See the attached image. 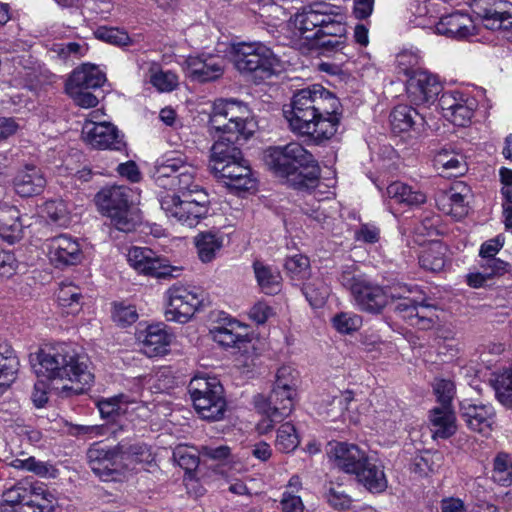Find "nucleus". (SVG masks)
Instances as JSON below:
<instances>
[{"instance_id":"nucleus-39","label":"nucleus","mask_w":512,"mask_h":512,"mask_svg":"<svg viewBox=\"0 0 512 512\" xmlns=\"http://www.w3.org/2000/svg\"><path fill=\"white\" fill-rule=\"evenodd\" d=\"M478 14L487 29L502 31L504 37L512 41V15L508 11L484 9Z\"/></svg>"},{"instance_id":"nucleus-38","label":"nucleus","mask_w":512,"mask_h":512,"mask_svg":"<svg viewBox=\"0 0 512 512\" xmlns=\"http://www.w3.org/2000/svg\"><path fill=\"white\" fill-rule=\"evenodd\" d=\"M434 166L444 177H458L467 171L463 156L446 150L435 156Z\"/></svg>"},{"instance_id":"nucleus-8","label":"nucleus","mask_w":512,"mask_h":512,"mask_svg":"<svg viewBox=\"0 0 512 512\" xmlns=\"http://www.w3.org/2000/svg\"><path fill=\"white\" fill-rule=\"evenodd\" d=\"M230 54L237 71L260 79L270 78L280 67L276 55L261 42L234 43Z\"/></svg>"},{"instance_id":"nucleus-25","label":"nucleus","mask_w":512,"mask_h":512,"mask_svg":"<svg viewBox=\"0 0 512 512\" xmlns=\"http://www.w3.org/2000/svg\"><path fill=\"white\" fill-rule=\"evenodd\" d=\"M461 416L471 430L481 434H488L495 423V410L490 404L463 402Z\"/></svg>"},{"instance_id":"nucleus-36","label":"nucleus","mask_w":512,"mask_h":512,"mask_svg":"<svg viewBox=\"0 0 512 512\" xmlns=\"http://www.w3.org/2000/svg\"><path fill=\"white\" fill-rule=\"evenodd\" d=\"M19 370V359L8 345H0V395L15 381Z\"/></svg>"},{"instance_id":"nucleus-52","label":"nucleus","mask_w":512,"mask_h":512,"mask_svg":"<svg viewBox=\"0 0 512 512\" xmlns=\"http://www.w3.org/2000/svg\"><path fill=\"white\" fill-rule=\"evenodd\" d=\"M358 225L354 228V241L365 245H375L381 240V228L376 222L358 220Z\"/></svg>"},{"instance_id":"nucleus-49","label":"nucleus","mask_w":512,"mask_h":512,"mask_svg":"<svg viewBox=\"0 0 512 512\" xmlns=\"http://www.w3.org/2000/svg\"><path fill=\"white\" fill-rule=\"evenodd\" d=\"M492 479L505 487L512 483V459L507 453L500 452L494 458Z\"/></svg>"},{"instance_id":"nucleus-54","label":"nucleus","mask_w":512,"mask_h":512,"mask_svg":"<svg viewBox=\"0 0 512 512\" xmlns=\"http://www.w3.org/2000/svg\"><path fill=\"white\" fill-rule=\"evenodd\" d=\"M150 82L160 92H171L178 86V77L171 71H163L152 67Z\"/></svg>"},{"instance_id":"nucleus-40","label":"nucleus","mask_w":512,"mask_h":512,"mask_svg":"<svg viewBox=\"0 0 512 512\" xmlns=\"http://www.w3.org/2000/svg\"><path fill=\"white\" fill-rule=\"evenodd\" d=\"M9 465L15 469L23 470L35 474L40 478H56L59 474L58 469L51 463L29 456L25 459L16 458Z\"/></svg>"},{"instance_id":"nucleus-10","label":"nucleus","mask_w":512,"mask_h":512,"mask_svg":"<svg viewBox=\"0 0 512 512\" xmlns=\"http://www.w3.org/2000/svg\"><path fill=\"white\" fill-rule=\"evenodd\" d=\"M193 406L197 414L208 421L224 418L227 403L224 390L216 378L194 377L188 385Z\"/></svg>"},{"instance_id":"nucleus-59","label":"nucleus","mask_w":512,"mask_h":512,"mask_svg":"<svg viewBox=\"0 0 512 512\" xmlns=\"http://www.w3.org/2000/svg\"><path fill=\"white\" fill-rule=\"evenodd\" d=\"M113 320L121 326L131 325L138 319L136 308L123 303L115 304L112 314Z\"/></svg>"},{"instance_id":"nucleus-20","label":"nucleus","mask_w":512,"mask_h":512,"mask_svg":"<svg viewBox=\"0 0 512 512\" xmlns=\"http://www.w3.org/2000/svg\"><path fill=\"white\" fill-rule=\"evenodd\" d=\"M187 76L200 83L219 79L225 70V60L217 55L189 56L185 60Z\"/></svg>"},{"instance_id":"nucleus-7","label":"nucleus","mask_w":512,"mask_h":512,"mask_svg":"<svg viewBox=\"0 0 512 512\" xmlns=\"http://www.w3.org/2000/svg\"><path fill=\"white\" fill-rule=\"evenodd\" d=\"M54 495L46 484L25 477L3 490L0 499L1 512H50L54 507Z\"/></svg>"},{"instance_id":"nucleus-18","label":"nucleus","mask_w":512,"mask_h":512,"mask_svg":"<svg viewBox=\"0 0 512 512\" xmlns=\"http://www.w3.org/2000/svg\"><path fill=\"white\" fill-rule=\"evenodd\" d=\"M128 262L136 271L144 275L166 278L172 277L176 268L166 264L151 249L146 247H133L128 252Z\"/></svg>"},{"instance_id":"nucleus-30","label":"nucleus","mask_w":512,"mask_h":512,"mask_svg":"<svg viewBox=\"0 0 512 512\" xmlns=\"http://www.w3.org/2000/svg\"><path fill=\"white\" fill-rule=\"evenodd\" d=\"M81 137L98 150L122 151L126 146L124 134L120 130H82Z\"/></svg>"},{"instance_id":"nucleus-9","label":"nucleus","mask_w":512,"mask_h":512,"mask_svg":"<svg viewBox=\"0 0 512 512\" xmlns=\"http://www.w3.org/2000/svg\"><path fill=\"white\" fill-rule=\"evenodd\" d=\"M99 210L111 220L119 231L129 233L140 223V217L131 208L130 189L125 186L103 188L95 196Z\"/></svg>"},{"instance_id":"nucleus-61","label":"nucleus","mask_w":512,"mask_h":512,"mask_svg":"<svg viewBox=\"0 0 512 512\" xmlns=\"http://www.w3.org/2000/svg\"><path fill=\"white\" fill-rule=\"evenodd\" d=\"M480 268L486 273L489 279L501 276L510 270V264L496 257L481 260Z\"/></svg>"},{"instance_id":"nucleus-29","label":"nucleus","mask_w":512,"mask_h":512,"mask_svg":"<svg viewBox=\"0 0 512 512\" xmlns=\"http://www.w3.org/2000/svg\"><path fill=\"white\" fill-rule=\"evenodd\" d=\"M316 97V120L315 125L321 122H328L331 126H338L341 117V104L338 98L321 85Z\"/></svg>"},{"instance_id":"nucleus-11","label":"nucleus","mask_w":512,"mask_h":512,"mask_svg":"<svg viewBox=\"0 0 512 512\" xmlns=\"http://www.w3.org/2000/svg\"><path fill=\"white\" fill-rule=\"evenodd\" d=\"M166 295V320L179 323L187 322L204 301V293L200 288L180 283L172 285Z\"/></svg>"},{"instance_id":"nucleus-58","label":"nucleus","mask_w":512,"mask_h":512,"mask_svg":"<svg viewBox=\"0 0 512 512\" xmlns=\"http://www.w3.org/2000/svg\"><path fill=\"white\" fill-rule=\"evenodd\" d=\"M434 392L437 396L440 407H451L455 395V385L451 380L439 379L434 384Z\"/></svg>"},{"instance_id":"nucleus-1","label":"nucleus","mask_w":512,"mask_h":512,"mask_svg":"<svg viewBox=\"0 0 512 512\" xmlns=\"http://www.w3.org/2000/svg\"><path fill=\"white\" fill-rule=\"evenodd\" d=\"M197 169L181 156L165 155L155 164V179L162 185L164 178H171V185L183 194L166 193L159 199L161 209L168 218L190 228L195 227L208 213L207 192L195 182Z\"/></svg>"},{"instance_id":"nucleus-15","label":"nucleus","mask_w":512,"mask_h":512,"mask_svg":"<svg viewBox=\"0 0 512 512\" xmlns=\"http://www.w3.org/2000/svg\"><path fill=\"white\" fill-rule=\"evenodd\" d=\"M321 91L320 84L303 88L294 93L289 109H284L290 128H303L316 120V95Z\"/></svg>"},{"instance_id":"nucleus-34","label":"nucleus","mask_w":512,"mask_h":512,"mask_svg":"<svg viewBox=\"0 0 512 512\" xmlns=\"http://www.w3.org/2000/svg\"><path fill=\"white\" fill-rule=\"evenodd\" d=\"M197 255L202 263H211L223 247L224 235L218 232H200L194 238Z\"/></svg>"},{"instance_id":"nucleus-51","label":"nucleus","mask_w":512,"mask_h":512,"mask_svg":"<svg viewBox=\"0 0 512 512\" xmlns=\"http://www.w3.org/2000/svg\"><path fill=\"white\" fill-rule=\"evenodd\" d=\"M284 269L292 280L302 281L310 274L309 258L302 254L289 256L285 260Z\"/></svg>"},{"instance_id":"nucleus-12","label":"nucleus","mask_w":512,"mask_h":512,"mask_svg":"<svg viewBox=\"0 0 512 512\" xmlns=\"http://www.w3.org/2000/svg\"><path fill=\"white\" fill-rule=\"evenodd\" d=\"M211 128H228L234 124L236 128L256 125V121L248 106L236 99H218L213 103L210 115Z\"/></svg>"},{"instance_id":"nucleus-37","label":"nucleus","mask_w":512,"mask_h":512,"mask_svg":"<svg viewBox=\"0 0 512 512\" xmlns=\"http://www.w3.org/2000/svg\"><path fill=\"white\" fill-rule=\"evenodd\" d=\"M116 449L122 469L151 461L150 449L145 444L123 441L116 445Z\"/></svg>"},{"instance_id":"nucleus-24","label":"nucleus","mask_w":512,"mask_h":512,"mask_svg":"<svg viewBox=\"0 0 512 512\" xmlns=\"http://www.w3.org/2000/svg\"><path fill=\"white\" fill-rule=\"evenodd\" d=\"M213 340L224 348L247 350L250 343L248 328L237 320L229 319L224 325L211 330Z\"/></svg>"},{"instance_id":"nucleus-28","label":"nucleus","mask_w":512,"mask_h":512,"mask_svg":"<svg viewBox=\"0 0 512 512\" xmlns=\"http://www.w3.org/2000/svg\"><path fill=\"white\" fill-rule=\"evenodd\" d=\"M171 343V335L167 332L165 325L154 324L147 327L141 338V350L152 358L163 355L168 351Z\"/></svg>"},{"instance_id":"nucleus-27","label":"nucleus","mask_w":512,"mask_h":512,"mask_svg":"<svg viewBox=\"0 0 512 512\" xmlns=\"http://www.w3.org/2000/svg\"><path fill=\"white\" fill-rule=\"evenodd\" d=\"M46 178L41 169L34 165H26L14 179V188L22 197H32L40 194L46 186Z\"/></svg>"},{"instance_id":"nucleus-46","label":"nucleus","mask_w":512,"mask_h":512,"mask_svg":"<svg viewBox=\"0 0 512 512\" xmlns=\"http://www.w3.org/2000/svg\"><path fill=\"white\" fill-rule=\"evenodd\" d=\"M57 299L59 305L67 314H76L81 309L82 294L74 284H62L59 288Z\"/></svg>"},{"instance_id":"nucleus-13","label":"nucleus","mask_w":512,"mask_h":512,"mask_svg":"<svg viewBox=\"0 0 512 512\" xmlns=\"http://www.w3.org/2000/svg\"><path fill=\"white\" fill-rule=\"evenodd\" d=\"M354 475L357 481L373 494L383 493L388 480L381 462L354 445Z\"/></svg>"},{"instance_id":"nucleus-3","label":"nucleus","mask_w":512,"mask_h":512,"mask_svg":"<svg viewBox=\"0 0 512 512\" xmlns=\"http://www.w3.org/2000/svg\"><path fill=\"white\" fill-rule=\"evenodd\" d=\"M220 135L211 148L210 169L228 188L246 191L256 181L240 146L252 135L250 130H218Z\"/></svg>"},{"instance_id":"nucleus-22","label":"nucleus","mask_w":512,"mask_h":512,"mask_svg":"<svg viewBox=\"0 0 512 512\" xmlns=\"http://www.w3.org/2000/svg\"><path fill=\"white\" fill-rule=\"evenodd\" d=\"M394 310L404 319L410 321L411 325L429 328L436 318L437 307L434 304L426 302V299H412L404 297L394 307Z\"/></svg>"},{"instance_id":"nucleus-53","label":"nucleus","mask_w":512,"mask_h":512,"mask_svg":"<svg viewBox=\"0 0 512 512\" xmlns=\"http://www.w3.org/2000/svg\"><path fill=\"white\" fill-rule=\"evenodd\" d=\"M300 443L294 425L289 422L282 424L278 431L275 441L276 448L284 453L294 451Z\"/></svg>"},{"instance_id":"nucleus-50","label":"nucleus","mask_w":512,"mask_h":512,"mask_svg":"<svg viewBox=\"0 0 512 512\" xmlns=\"http://www.w3.org/2000/svg\"><path fill=\"white\" fill-rule=\"evenodd\" d=\"M421 62V55L417 49H403L396 56V67L399 73H403L405 76L410 78L412 74L418 71V66Z\"/></svg>"},{"instance_id":"nucleus-31","label":"nucleus","mask_w":512,"mask_h":512,"mask_svg":"<svg viewBox=\"0 0 512 512\" xmlns=\"http://www.w3.org/2000/svg\"><path fill=\"white\" fill-rule=\"evenodd\" d=\"M23 227L24 222L16 207L7 203L0 204V237L9 244H13L21 239Z\"/></svg>"},{"instance_id":"nucleus-56","label":"nucleus","mask_w":512,"mask_h":512,"mask_svg":"<svg viewBox=\"0 0 512 512\" xmlns=\"http://www.w3.org/2000/svg\"><path fill=\"white\" fill-rule=\"evenodd\" d=\"M497 400L506 408L512 410V369L504 373L495 384Z\"/></svg>"},{"instance_id":"nucleus-26","label":"nucleus","mask_w":512,"mask_h":512,"mask_svg":"<svg viewBox=\"0 0 512 512\" xmlns=\"http://www.w3.org/2000/svg\"><path fill=\"white\" fill-rule=\"evenodd\" d=\"M354 301L360 309L376 313L388 304V294L379 286L354 280Z\"/></svg>"},{"instance_id":"nucleus-23","label":"nucleus","mask_w":512,"mask_h":512,"mask_svg":"<svg viewBox=\"0 0 512 512\" xmlns=\"http://www.w3.org/2000/svg\"><path fill=\"white\" fill-rule=\"evenodd\" d=\"M469 187L463 182H456L448 190L440 191L436 196V204L443 213L461 219L468 214L467 198Z\"/></svg>"},{"instance_id":"nucleus-41","label":"nucleus","mask_w":512,"mask_h":512,"mask_svg":"<svg viewBox=\"0 0 512 512\" xmlns=\"http://www.w3.org/2000/svg\"><path fill=\"white\" fill-rule=\"evenodd\" d=\"M390 124L394 128H411L413 126H423L425 124L424 117L420 115L414 108L406 104H401L390 113Z\"/></svg>"},{"instance_id":"nucleus-19","label":"nucleus","mask_w":512,"mask_h":512,"mask_svg":"<svg viewBox=\"0 0 512 512\" xmlns=\"http://www.w3.org/2000/svg\"><path fill=\"white\" fill-rule=\"evenodd\" d=\"M48 256L56 267L77 265L83 258V251L77 238L61 234L47 240Z\"/></svg>"},{"instance_id":"nucleus-14","label":"nucleus","mask_w":512,"mask_h":512,"mask_svg":"<svg viewBox=\"0 0 512 512\" xmlns=\"http://www.w3.org/2000/svg\"><path fill=\"white\" fill-rule=\"evenodd\" d=\"M440 106L443 117L458 128H466L477 108V100L464 91L450 90L442 94Z\"/></svg>"},{"instance_id":"nucleus-45","label":"nucleus","mask_w":512,"mask_h":512,"mask_svg":"<svg viewBox=\"0 0 512 512\" xmlns=\"http://www.w3.org/2000/svg\"><path fill=\"white\" fill-rule=\"evenodd\" d=\"M328 446L327 454L334 466L346 473H352V452L350 445L346 442L333 441L329 442Z\"/></svg>"},{"instance_id":"nucleus-63","label":"nucleus","mask_w":512,"mask_h":512,"mask_svg":"<svg viewBox=\"0 0 512 512\" xmlns=\"http://www.w3.org/2000/svg\"><path fill=\"white\" fill-rule=\"evenodd\" d=\"M66 92L78 106L91 108L98 104V98L89 89L68 88Z\"/></svg>"},{"instance_id":"nucleus-21","label":"nucleus","mask_w":512,"mask_h":512,"mask_svg":"<svg viewBox=\"0 0 512 512\" xmlns=\"http://www.w3.org/2000/svg\"><path fill=\"white\" fill-rule=\"evenodd\" d=\"M87 459L94 474L104 481L109 480L114 473L122 469L116 446L94 444L87 451Z\"/></svg>"},{"instance_id":"nucleus-64","label":"nucleus","mask_w":512,"mask_h":512,"mask_svg":"<svg viewBox=\"0 0 512 512\" xmlns=\"http://www.w3.org/2000/svg\"><path fill=\"white\" fill-rule=\"evenodd\" d=\"M18 268L15 255L9 251L0 250V280L13 276Z\"/></svg>"},{"instance_id":"nucleus-62","label":"nucleus","mask_w":512,"mask_h":512,"mask_svg":"<svg viewBox=\"0 0 512 512\" xmlns=\"http://www.w3.org/2000/svg\"><path fill=\"white\" fill-rule=\"evenodd\" d=\"M327 500L332 507L339 510H347L352 504L350 495L340 485L330 488Z\"/></svg>"},{"instance_id":"nucleus-16","label":"nucleus","mask_w":512,"mask_h":512,"mask_svg":"<svg viewBox=\"0 0 512 512\" xmlns=\"http://www.w3.org/2000/svg\"><path fill=\"white\" fill-rule=\"evenodd\" d=\"M417 24L424 28L433 29L436 34L457 40L468 39L478 32L473 19L468 14L460 11L442 16L436 23L420 20Z\"/></svg>"},{"instance_id":"nucleus-5","label":"nucleus","mask_w":512,"mask_h":512,"mask_svg":"<svg viewBox=\"0 0 512 512\" xmlns=\"http://www.w3.org/2000/svg\"><path fill=\"white\" fill-rule=\"evenodd\" d=\"M291 23L299 36L313 39L326 51H339L347 42V24L344 16L334 12L327 3H314L296 13Z\"/></svg>"},{"instance_id":"nucleus-35","label":"nucleus","mask_w":512,"mask_h":512,"mask_svg":"<svg viewBox=\"0 0 512 512\" xmlns=\"http://www.w3.org/2000/svg\"><path fill=\"white\" fill-rule=\"evenodd\" d=\"M253 271L260 290L267 295L280 292L282 277L280 272L262 261L253 262Z\"/></svg>"},{"instance_id":"nucleus-6","label":"nucleus","mask_w":512,"mask_h":512,"mask_svg":"<svg viewBox=\"0 0 512 512\" xmlns=\"http://www.w3.org/2000/svg\"><path fill=\"white\" fill-rule=\"evenodd\" d=\"M297 371L284 365L277 370L274 387L267 400L257 403V409L264 415L258 423L260 434L270 432L275 423L287 418L294 407V395L297 386Z\"/></svg>"},{"instance_id":"nucleus-48","label":"nucleus","mask_w":512,"mask_h":512,"mask_svg":"<svg viewBox=\"0 0 512 512\" xmlns=\"http://www.w3.org/2000/svg\"><path fill=\"white\" fill-rule=\"evenodd\" d=\"M42 214L51 223L60 227H65L70 223L68 208L61 199L46 201L42 206Z\"/></svg>"},{"instance_id":"nucleus-4","label":"nucleus","mask_w":512,"mask_h":512,"mask_svg":"<svg viewBox=\"0 0 512 512\" xmlns=\"http://www.w3.org/2000/svg\"><path fill=\"white\" fill-rule=\"evenodd\" d=\"M263 160L275 177L295 189L315 187L321 168L314 155L297 142L269 147Z\"/></svg>"},{"instance_id":"nucleus-43","label":"nucleus","mask_w":512,"mask_h":512,"mask_svg":"<svg viewBox=\"0 0 512 512\" xmlns=\"http://www.w3.org/2000/svg\"><path fill=\"white\" fill-rule=\"evenodd\" d=\"M387 194L398 203L407 205H420L426 201V195L412 187L402 183L394 182L387 187Z\"/></svg>"},{"instance_id":"nucleus-2","label":"nucleus","mask_w":512,"mask_h":512,"mask_svg":"<svg viewBox=\"0 0 512 512\" xmlns=\"http://www.w3.org/2000/svg\"><path fill=\"white\" fill-rule=\"evenodd\" d=\"M35 372L59 395L83 393L93 382L86 355L79 353L71 344L46 345L37 353Z\"/></svg>"},{"instance_id":"nucleus-33","label":"nucleus","mask_w":512,"mask_h":512,"mask_svg":"<svg viewBox=\"0 0 512 512\" xmlns=\"http://www.w3.org/2000/svg\"><path fill=\"white\" fill-rule=\"evenodd\" d=\"M429 427L434 439H447L456 432V418L451 407H435L429 414Z\"/></svg>"},{"instance_id":"nucleus-17","label":"nucleus","mask_w":512,"mask_h":512,"mask_svg":"<svg viewBox=\"0 0 512 512\" xmlns=\"http://www.w3.org/2000/svg\"><path fill=\"white\" fill-rule=\"evenodd\" d=\"M443 87L437 76L428 71H418L410 76L406 84V92L415 105L433 104Z\"/></svg>"},{"instance_id":"nucleus-42","label":"nucleus","mask_w":512,"mask_h":512,"mask_svg":"<svg viewBox=\"0 0 512 512\" xmlns=\"http://www.w3.org/2000/svg\"><path fill=\"white\" fill-rule=\"evenodd\" d=\"M136 398H130L128 395L119 394L110 398H103L97 402V407L103 418H113L120 414H125L129 405L136 404Z\"/></svg>"},{"instance_id":"nucleus-47","label":"nucleus","mask_w":512,"mask_h":512,"mask_svg":"<svg viewBox=\"0 0 512 512\" xmlns=\"http://www.w3.org/2000/svg\"><path fill=\"white\" fill-rule=\"evenodd\" d=\"M302 292L311 307L321 308L329 297L330 288L322 279L316 278L305 283Z\"/></svg>"},{"instance_id":"nucleus-57","label":"nucleus","mask_w":512,"mask_h":512,"mask_svg":"<svg viewBox=\"0 0 512 512\" xmlns=\"http://www.w3.org/2000/svg\"><path fill=\"white\" fill-rule=\"evenodd\" d=\"M175 462L187 472L194 471L199 465V457L192 449L179 446L173 451Z\"/></svg>"},{"instance_id":"nucleus-55","label":"nucleus","mask_w":512,"mask_h":512,"mask_svg":"<svg viewBox=\"0 0 512 512\" xmlns=\"http://www.w3.org/2000/svg\"><path fill=\"white\" fill-rule=\"evenodd\" d=\"M94 34L97 39L117 46H127L131 43L127 32L114 27H99Z\"/></svg>"},{"instance_id":"nucleus-44","label":"nucleus","mask_w":512,"mask_h":512,"mask_svg":"<svg viewBox=\"0 0 512 512\" xmlns=\"http://www.w3.org/2000/svg\"><path fill=\"white\" fill-rule=\"evenodd\" d=\"M445 247L439 242H433L426 247L419 256V264L422 268L438 272L445 265Z\"/></svg>"},{"instance_id":"nucleus-32","label":"nucleus","mask_w":512,"mask_h":512,"mask_svg":"<svg viewBox=\"0 0 512 512\" xmlns=\"http://www.w3.org/2000/svg\"><path fill=\"white\" fill-rule=\"evenodd\" d=\"M106 81L105 74L95 65L83 64L76 68L66 83V89H96Z\"/></svg>"},{"instance_id":"nucleus-60","label":"nucleus","mask_w":512,"mask_h":512,"mask_svg":"<svg viewBox=\"0 0 512 512\" xmlns=\"http://www.w3.org/2000/svg\"><path fill=\"white\" fill-rule=\"evenodd\" d=\"M299 132L298 136L302 139V141L307 145H317L322 146L325 145L327 141H329L333 137L332 130H297Z\"/></svg>"}]
</instances>
